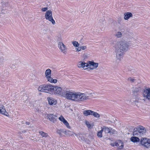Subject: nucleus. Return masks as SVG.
<instances>
[{
  "instance_id": "f8f14e48",
  "label": "nucleus",
  "mask_w": 150,
  "mask_h": 150,
  "mask_svg": "<svg viewBox=\"0 0 150 150\" xmlns=\"http://www.w3.org/2000/svg\"><path fill=\"white\" fill-rule=\"evenodd\" d=\"M88 63L85 62H84L79 61L77 63V66L79 68H83L84 69H86L85 67H88Z\"/></svg>"
},
{
  "instance_id": "e433bc0d",
  "label": "nucleus",
  "mask_w": 150,
  "mask_h": 150,
  "mask_svg": "<svg viewBox=\"0 0 150 150\" xmlns=\"http://www.w3.org/2000/svg\"><path fill=\"white\" fill-rule=\"evenodd\" d=\"M26 124L27 125H29L30 124V122H26Z\"/></svg>"
},
{
  "instance_id": "9d476101",
  "label": "nucleus",
  "mask_w": 150,
  "mask_h": 150,
  "mask_svg": "<svg viewBox=\"0 0 150 150\" xmlns=\"http://www.w3.org/2000/svg\"><path fill=\"white\" fill-rule=\"evenodd\" d=\"M90 94L91 93L87 94L79 92V102L88 99L89 96L88 95Z\"/></svg>"
},
{
  "instance_id": "0eeeda50",
  "label": "nucleus",
  "mask_w": 150,
  "mask_h": 150,
  "mask_svg": "<svg viewBox=\"0 0 150 150\" xmlns=\"http://www.w3.org/2000/svg\"><path fill=\"white\" fill-rule=\"evenodd\" d=\"M45 16L46 20L51 22L53 25L55 24V22L52 16V12L51 10L47 11L45 13Z\"/></svg>"
},
{
  "instance_id": "7ed1b4c3",
  "label": "nucleus",
  "mask_w": 150,
  "mask_h": 150,
  "mask_svg": "<svg viewBox=\"0 0 150 150\" xmlns=\"http://www.w3.org/2000/svg\"><path fill=\"white\" fill-rule=\"evenodd\" d=\"M67 99L79 102V92H76L68 91V93H67Z\"/></svg>"
},
{
  "instance_id": "1a4fd4ad",
  "label": "nucleus",
  "mask_w": 150,
  "mask_h": 150,
  "mask_svg": "<svg viewBox=\"0 0 150 150\" xmlns=\"http://www.w3.org/2000/svg\"><path fill=\"white\" fill-rule=\"evenodd\" d=\"M58 47L60 50L63 54H66L67 53V47L62 42H59L58 43Z\"/></svg>"
},
{
  "instance_id": "ddd939ff",
  "label": "nucleus",
  "mask_w": 150,
  "mask_h": 150,
  "mask_svg": "<svg viewBox=\"0 0 150 150\" xmlns=\"http://www.w3.org/2000/svg\"><path fill=\"white\" fill-rule=\"evenodd\" d=\"M47 117L53 123H54L57 118V116L52 114H48Z\"/></svg>"
},
{
  "instance_id": "5701e85b",
  "label": "nucleus",
  "mask_w": 150,
  "mask_h": 150,
  "mask_svg": "<svg viewBox=\"0 0 150 150\" xmlns=\"http://www.w3.org/2000/svg\"><path fill=\"white\" fill-rule=\"evenodd\" d=\"M64 129H57V132L59 134L60 136H62L64 132Z\"/></svg>"
},
{
  "instance_id": "f704fd0d",
  "label": "nucleus",
  "mask_w": 150,
  "mask_h": 150,
  "mask_svg": "<svg viewBox=\"0 0 150 150\" xmlns=\"http://www.w3.org/2000/svg\"><path fill=\"white\" fill-rule=\"evenodd\" d=\"M117 142H115L114 143H111L110 144V145L113 146H117Z\"/></svg>"
},
{
  "instance_id": "20e7f679",
  "label": "nucleus",
  "mask_w": 150,
  "mask_h": 150,
  "mask_svg": "<svg viewBox=\"0 0 150 150\" xmlns=\"http://www.w3.org/2000/svg\"><path fill=\"white\" fill-rule=\"evenodd\" d=\"M52 85L49 84L40 85L38 88V90L40 92L51 94Z\"/></svg>"
},
{
  "instance_id": "f257e3e1",
  "label": "nucleus",
  "mask_w": 150,
  "mask_h": 150,
  "mask_svg": "<svg viewBox=\"0 0 150 150\" xmlns=\"http://www.w3.org/2000/svg\"><path fill=\"white\" fill-rule=\"evenodd\" d=\"M129 45L126 42L120 41L117 42L114 47L117 59L121 61L123 57V52L128 50Z\"/></svg>"
},
{
  "instance_id": "b1692460",
  "label": "nucleus",
  "mask_w": 150,
  "mask_h": 150,
  "mask_svg": "<svg viewBox=\"0 0 150 150\" xmlns=\"http://www.w3.org/2000/svg\"><path fill=\"white\" fill-rule=\"evenodd\" d=\"M39 133L43 137H46L48 136V134L47 133L42 131H40Z\"/></svg>"
},
{
  "instance_id": "7c9ffc66",
  "label": "nucleus",
  "mask_w": 150,
  "mask_h": 150,
  "mask_svg": "<svg viewBox=\"0 0 150 150\" xmlns=\"http://www.w3.org/2000/svg\"><path fill=\"white\" fill-rule=\"evenodd\" d=\"M128 80L129 81H130L132 82H135L136 81V79H134L132 77H129L128 78Z\"/></svg>"
},
{
  "instance_id": "cd10ccee",
  "label": "nucleus",
  "mask_w": 150,
  "mask_h": 150,
  "mask_svg": "<svg viewBox=\"0 0 150 150\" xmlns=\"http://www.w3.org/2000/svg\"><path fill=\"white\" fill-rule=\"evenodd\" d=\"M115 35L117 38H119L122 36V34L121 32H118L116 33Z\"/></svg>"
},
{
  "instance_id": "bb28decb",
  "label": "nucleus",
  "mask_w": 150,
  "mask_h": 150,
  "mask_svg": "<svg viewBox=\"0 0 150 150\" xmlns=\"http://www.w3.org/2000/svg\"><path fill=\"white\" fill-rule=\"evenodd\" d=\"M92 115L96 117H100V115L98 113L96 112H94L93 111V112L92 113Z\"/></svg>"
},
{
  "instance_id": "6ab92c4d",
  "label": "nucleus",
  "mask_w": 150,
  "mask_h": 150,
  "mask_svg": "<svg viewBox=\"0 0 150 150\" xmlns=\"http://www.w3.org/2000/svg\"><path fill=\"white\" fill-rule=\"evenodd\" d=\"M117 147L120 149H121L123 148L124 147V144L123 142L121 140H119L117 142Z\"/></svg>"
},
{
  "instance_id": "423d86ee",
  "label": "nucleus",
  "mask_w": 150,
  "mask_h": 150,
  "mask_svg": "<svg viewBox=\"0 0 150 150\" xmlns=\"http://www.w3.org/2000/svg\"><path fill=\"white\" fill-rule=\"evenodd\" d=\"M51 70L48 69H47L45 71V75L46 78H47V81L51 83H56L57 82L56 79H53L51 77Z\"/></svg>"
},
{
  "instance_id": "a211bd4d",
  "label": "nucleus",
  "mask_w": 150,
  "mask_h": 150,
  "mask_svg": "<svg viewBox=\"0 0 150 150\" xmlns=\"http://www.w3.org/2000/svg\"><path fill=\"white\" fill-rule=\"evenodd\" d=\"M124 19L126 20H128L130 17L132 16V13L129 12L125 13L124 14Z\"/></svg>"
},
{
  "instance_id": "412c9836",
  "label": "nucleus",
  "mask_w": 150,
  "mask_h": 150,
  "mask_svg": "<svg viewBox=\"0 0 150 150\" xmlns=\"http://www.w3.org/2000/svg\"><path fill=\"white\" fill-rule=\"evenodd\" d=\"M101 129H103V131L105 133H108L111 132V129H110V128L108 127L104 126L102 127Z\"/></svg>"
},
{
  "instance_id": "393cba45",
  "label": "nucleus",
  "mask_w": 150,
  "mask_h": 150,
  "mask_svg": "<svg viewBox=\"0 0 150 150\" xmlns=\"http://www.w3.org/2000/svg\"><path fill=\"white\" fill-rule=\"evenodd\" d=\"M103 129H102L101 130L97 132V135L98 137L101 138L102 137V132Z\"/></svg>"
},
{
  "instance_id": "9b49d317",
  "label": "nucleus",
  "mask_w": 150,
  "mask_h": 150,
  "mask_svg": "<svg viewBox=\"0 0 150 150\" xmlns=\"http://www.w3.org/2000/svg\"><path fill=\"white\" fill-rule=\"evenodd\" d=\"M58 119L60 121L62 122L64 125H65L68 128H71V127L69 126V123L62 115H61L59 117Z\"/></svg>"
},
{
  "instance_id": "a878e982",
  "label": "nucleus",
  "mask_w": 150,
  "mask_h": 150,
  "mask_svg": "<svg viewBox=\"0 0 150 150\" xmlns=\"http://www.w3.org/2000/svg\"><path fill=\"white\" fill-rule=\"evenodd\" d=\"M72 43L73 45V46L76 47H78L79 45V44L77 41H73L72 42Z\"/></svg>"
},
{
  "instance_id": "6e6552de",
  "label": "nucleus",
  "mask_w": 150,
  "mask_h": 150,
  "mask_svg": "<svg viewBox=\"0 0 150 150\" xmlns=\"http://www.w3.org/2000/svg\"><path fill=\"white\" fill-rule=\"evenodd\" d=\"M141 144L143 146L148 148L150 147V139H149L144 138L141 139L140 141Z\"/></svg>"
},
{
  "instance_id": "2f4dec72",
  "label": "nucleus",
  "mask_w": 150,
  "mask_h": 150,
  "mask_svg": "<svg viewBox=\"0 0 150 150\" xmlns=\"http://www.w3.org/2000/svg\"><path fill=\"white\" fill-rule=\"evenodd\" d=\"M78 47V48H75L76 51L77 52H79L81 50V46L80 47L79 46Z\"/></svg>"
},
{
  "instance_id": "c9c22d12",
  "label": "nucleus",
  "mask_w": 150,
  "mask_h": 150,
  "mask_svg": "<svg viewBox=\"0 0 150 150\" xmlns=\"http://www.w3.org/2000/svg\"><path fill=\"white\" fill-rule=\"evenodd\" d=\"M112 132V134H115L116 133V131H115V130L114 129H111V132Z\"/></svg>"
},
{
  "instance_id": "dca6fc26",
  "label": "nucleus",
  "mask_w": 150,
  "mask_h": 150,
  "mask_svg": "<svg viewBox=\"0 0 150 150\" xmlns=\"http://www.w3.org/2000/svg\"><path fill=\"white\" fill-rule=\"evenodd\" d=\"M0 113L7 116L8 113L5 108L3 105L0 104Z\"/></svg>"
},
{
  "instance_id": "72a5a7b5",
  "label": "nucleus",
  "mask_w": 150,
  "mask_h": 150,
  "mask_svg": "<svg viewBox=\"0 0 150 150\" xmlns=\"http://www.w3.org/2000/svg\"><path fill=\"white\" fill-rule=\"evenodd\" d=\"M48 9V8L47 7H44L43 8H42L41 9V11H47V10Z\"/></svg>"
},
{
  "instance_id": "f03ea898",
  "label": "nucleus",
  "mask_w": 150,
  "mask_h": 150,
  "mask_svg": "<svg viewBox=\"0 0 150 150\" xmlns=\"http://www.w3.org/2000/svg\"><path fill=\"white\" fill-rule=\"evenodd\" d=\"M51 91V94L61 96L67 98V93L68 92L67 89L65 88L62 89L59 86L52 85Z\"/></svg>"
},
{
  "instance_id": "ea45409f",
  "label": "nucleus",
  "mask_w": 150,
  "mask_h": 150,
  "mask_svg": "<svg viewBox=\"0 0 150 150\" xmlns=\"http://www.w3.org/2000/svg\"><path fill=\"white\" fill-rule=\"evenodd\" d=\"M143 100L144 101H145V100H144V99H143Z\"/></svg>"
},
{
  "instance_id": "aec40b11",
  "label": "nucleus",
  "mask_w": 150,
  "mask_h": 150,
  "mask_svg": "<svg viewBox=\"0 0 150 150\" xmlns=\"http://www.w3.org/2000/svg\"><path fill=\"white\" fill-rule=\"evenodd\" d=\"M92 112H93V111L88 110L84 111L83 113L84 115L88 116L90 115H92Z\"/></svg>"
},
{
  "instance_id": "4be33fe9",
  "label": "nucleus",
  "mask_w": 150,
  "mask_h": 150,
  "mask_svg": "<svg viewBox=\"0 0 150 150\" xmlns=\"http://www.w3.org/2000/svg\"><path fill=\"white\" fill-rule=\"evenodd\" d=\"M131 141L133 142H136L139 141V139L135 137H132L130 138Z\"/></svg>"
},
{
  "instance_id": "58836bf2",
  "label": "nucleus",
  "mask_w": 150,
  "mask_h": 150,
  "mask_svg": "<svg viewBox=\"0 0 150 150\" xmlns=\"http://www.w3.org/2000/svg\"><path fill=\"white\" fill-rule=\"evenodd\" d=\"M14 67H15V66H14V67H12V68H13Z\"/></svg>"
},
{
  "instance_id": "2eb2a0df",
  "label": "nucleus",
  "mask_w": 150,
  "mask_h": 150,
  "mask_svg": "<svg viewBox=\"0 0 150 150\" xmlns=\"http://www.w3.org/2000/svg\"><path fill=\"white\" fill-rule=\"evenodd\" d=\"M50 105H55L57 103V101L56 99L51 97H48L47 98Z\"/></svg>"
},
{
  "instance_id": "c85d7f7f",
  "label": "nucleus",
  "mask_w": 150,
  "mask_h": 150,
  "mask_svg": "<svg viewBox=\"0 0 150 150\" xmlns=\"http://www.w3.org/2000/svg\"><path fill=\"white\" fill-rule=\"evenodd\" d=\"M64 134L65 135H70L71 134V132L69 130H65L64 129Z\"/></svg>"
},
{
  "instance_id": "c756f323",
  "label": "nucleus",
  "mask_w": 150,
  "mask_h": 150,
  "mask_svg": "<svg viewBox=\"0 0 150 150\" xmlns=\"http://www.w3.org/2000/svg\"><path fill=\"white\" fill-rule=\"evenodd\" d=\"M85 122L86 125L88 128H91V125L89 122L87 121H86Z\"/></svg>"
},
{
  "instance_id": "4468645a",
  "label": "nucleus",
  "mask_w": 150,
  "mask_h": 150,
  "mask_svg": "<svg viewBox=\"0 0 150 150\" xmlns=\"http://www.w3.org/2000/svg\"><path fill=\"white\" fill-rule=\"evenodd\" d=\"M88 67L91 66L93 67L92 68H90L91 69H93L96 68L98 67V63H95L93 61H88Z\"/></svg>"
},
{
  "instance_id": "473e14b6",
  "label": "nucleus",
  "mask_w": 150,
  "mask_h": 150,
  "mask_svg": "<svg viewBox=\"0 0 150 150\" xmlns=\"http://www.w3.org/2000/svg\"><path fill=\"white\" fill-rule=\"evenodd\" d=\"M81 49L82 50H86L87 48L86 46H81Z\"/></svg>"
},
{
  "instance_id": "39448f33",
  "label": "nucleus",
  "mask_w": 150,
  "mask_h": 150,
  "mask_svg": "<svg viewBox=\"0 0 150 150\" xmlns=\"http://www.w3.org/2000/svg\"><path fill=\"white\" fill-rule=\"evenodd\" d=\"M146 132V129L144 127L142 126H139L134 129L133 135L137 136L139 134L140 135H142L145 134Z\"/></svg>"
},
{
  "instance_id": "4c0bfd02",
  "label": "nucleus",
  "mask_w": 150,
  "mask_h": 150,
  "mask_svg": "<svg viewBox=\"0 0 150 150\" xmlns=\"http://www.w3.org/2000/svg\"><path fill=\"white\" fill-rule=\"evenodd\" d=\"M102 94V92L101 91V92L99 93V94Z\"/></svg>"
},
{
  "instance_id": "f3484780",
  "label": "nucleus",
  "mask_w": 150,
  "mask_h": 150,
  "mask_svg": "<svg viewBox=\"0 0 150 150\" xmlns=\"http://www.w3.org/2000/svg\"><path fill=\"white\" fill-rule=\"evenodd\" d=\"M132 89L133 94L135 95L141 90V88L139 87H133Z\"/></svg>"
}]
</instances>
